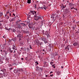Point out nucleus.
I'll return each instance as SVG.
<instances>
[{
	"label": "nucleus",
	"instance_id": "obj_50",
	"mask_svg": "<svg viewBox=\"0 0 79 79\" xmlns=\"http://www.w3.org/2000/svg\"><path fill=\"white\" fill-rule=\"evenodd\" d=\"M13 53H16V51H15V50H14V52H13Z\"/></svg>",
	"mask_w": 79,
	"mask_h": 79
},
{
	"label": "nucleus",
	"instance_id": "obj_53",
	"mask_svg": "<svg viewBox=\"0 0 79 79\" xmlns=\"http://www.w3.org/2000/svg\"><path fill=\"white\" fill-rule=\"evenodd\" d=\"M13 40V41H14V40L13 39H11V41Z\"/></svg>",
	"mask_w": 79,
	"mask_h": 79
},
{
	"label": "nucleus",
	"instance_id": "obj_20",
	"mask_svg": "<svg viewBox=\"0 0 79 79\" xmlns=\"http://www.w3.org/2000/svg\"><path fill=\"white\" fill-rule=\"evenodd\" d=\"M48 63H47V62L45 61L44 62V65H46V66H47V64Z\"/></svg>",
	"mask_w": 79,
	"mask_h": 79
},
{
	"label": "nucleus",
	"instance_id": "obj_38",
	"mask_svg": "<svg viewBox=\"0 0 79 79\" xmlns=\"http://www.w3.org/2000/svg\"><path fill=\"white\" fill-rule=\"evenodd\" d=\"M31 15H30V14L29 15V16L28 17V18H30V17L31 16Z\"/></svg>",
	"mask_w": 79,
	"mask_h": 79
},
{
	"label": "nucleus",
	"instance_id": "obj_62",
	"mask_svg": "<svg viewBox=\"0 0 79 79\" xmlns=\"http://www.w3.org/2000/svg\"><path fill=\"white\" fill-rule=\"evenodd\" d=\"M10 16L11 17V14L10 13Z\"/></svg>",
	"mask_w": 79,
	"mask_h": 79
},
{
	"label": "nucleus",
	"instance_id": "obj_39",
	"mask_svg": "<svg viewBox=\"0 0 79 79\" xmlns=\"http://www.w3.org/2000/svg\"><path fill=\"white\" fill-rule=\"evenodd\" d=\"M34 19H35V20H36V21H37V18L36 17H35Z\"/></svg>",
	"mask_w": 79,
	"mask_h": 79
},
{
	"label": "nucleus",
	"instance_id": "obj_24",
	"mask_svg": "<svg viewBox=\"0 0 79 79\" xmlns=\"http://www.w3.org/2000/svg\"><path fill=\"white\" fill-rule=\"evenodd\" d=\"M55 65V64H53V65H52V67H53L54 68H55L56 67Z\"/></svg>",
	"mask_w": 79,
	"mask_h": 79
},
{
	"label": "nucleus",
	"instance_id": "obj_10",
	"mask_svg": "<svg viewBox=\"0 0 79 79\" xmlns=\"http://www.w3.org/2000/svg\"><path fill=\"white\" fill-rule=\"evenodd\" d=\"M28 27L30 29H32V28L33 27L32 26V25L30 23H29L28 25Z\"/></svg>",
	"mask_w": 79,
	"mask_h": 79
},
{
	"label": "nucleus",
	"instance_id": "obj_8",
	"mask_svg": "<svg viewBox=\"0 0 79 79\" xmlns=\"http://www.w3.org/2000/svg\"><path fill=\"white\" fill-rule=\"evenodd\" d=\"M10 31L13 32H16V30L14 29V28H11Z\"/></svg>",
	"mask_w": 79,
	"mask_h": 79
},
{
	"label": "nucleus",
	"instance_id": "obj_42",
	"mask_svg": "<svg viewBox=\"0 0 79 79\" xmlns=\"http://www.w3.org/2000/svg\"><path fill=\"white\" fill-rule=\"evenodd\" d=\"M76 33H79V32L78 31H77L76 32Z\"/></svg>",
	"mask_w": 79,
	"mask_h": 79
},
{
	"label": "nucleus",
	"instance_id": "obj_59",
	"mask_svg": "<svg viewBox=\"0 0 79 79\" xmlns=\"http://www.w3.org/2000/svg\"><path fill=\"white\" fill-rule=\"evenodd\" d=\"M45 77H48V75H46Z\"/></svg>",
	"mask_w": 79,
	"mask_h": 79
},
{
	"label": "nucleus",
	"instance_id": "obj_6",
	"mask_svg": "<svg viewBox=\"0 0 79 79\" xmlns=\"http://www.w3.org/2000/svg\"><path fill=\"white\" fill-rule=\"evenodd\" d=\"M47 35L48 37H50V32L47 31Z\"/></svg>",
	"mask_w": 79,
	"mask_h": 79
},
{
	"label": "nucleus",
	"instance_id": "obj_17",
	"mask_svg": "<svg viewBox=\"0 0 79 79\" xmlns=\"http://www.w3.org/2000/svg\"><path fill=\"white\" fill-rule=\"evenodd\" d=\"M27 3L29 4L31 3V0H27Z\"/></svg>",
	"mask_w": 79,
	"mask_h": 79
},
{
	"label": "nucleus",
	"instance_id": "obj_27",
	"mask_svg": "<svg viewBox=\"0 0 79 79\" xmlns=\"http://www.w3.org/2000/svg\"><path fill=\"white\" fill-rule=\"evenodd\" d=\"M75 28H76V27H72V28L73 29V31H74V30H75Z\"/></svg>",
	"mask_w": 79,
	"mask_h": 79
},
{
	"label": "nucleus",
	"instance_id": "obj_33",
	"mask_svg": "<svg viewBox=\"0 0 79 79\" xmlns=\"http://www.w3.org/2000/svg\"><path fill=\"white\" fill-rule=\"evenodd\" d=\"M11 28H8V31H10V30L11 31Z\"/></svg>",
	"mask_w": 79,
	"mask_h": 79
},
{
	"label": "nucleus",
	"instance_id": "obj_21",
	"mask_svg": "<svg viewBox=\"0 0 79 79\" xmlns=\"http://www.w3.org/2000/svg\"><path fill=\"white\" fill-rule=\"evenodd\" d=\"M2 16H3V12H0V17H1Z\"/></svg>",
	"mask_w": 79,
	"mask_h": 79
},
{
	"label": "nucleus",
	"instance_id": "obj_12",
	"mask_svg": "<svg viewBox=\"0 0 79 79\" xmlns=\"http://www.w3.org/2000/svg\"><path fill=\"white\" fill-rule=\"evenodd\" d=\"M14 73H18L19 72V70L18 69H16L14 70Z\"/></svg>",
	"mask_w": 79,
	"mask_h": 79
},
{
	"label": "nucleus",
	"instance_id": "obj_64",
	"mask_svg": "<svg viewBox=\"0 0 79 79\" xmlns=\"http://www.w3.org/2000/svg\"><path fill=\"white\" fill-rule=\"evenodd\" d=\"M13 15H14L15 16V14H13Z\"/></svg>",
	"mask_w": 79,
	"mask_h": 79
},
{
	"label": "nucleus",
	"instance_id": "obj_51",
	"mask_svg": "<svg viewBox=\"0 0 79 79\" xmlns=\"http://www.w3.org/2000/svg\"><path fill=\"white\" fill-rule=\"evenodd\" d=\"M40 8H41V7H38V9H40Z\"/></svg>",
	"mask_w": 79,
	"mask_h": 79
},
{
	"label": "nucleus",
	"instance_id": "obj_31",
	"mask_svg": "<svg viewBox=\"0 0 79 79\" xmlns=\"http://www.w3.org/2000/svg\"><path fill=\"white\" fill-rule=\"evenodd\" d=\"M27 52H30V50L29 49V48H27Z\"/></svg>",
	"mask_w": 79,
	"mask_h": 79
},
{
	"label": "nucleus",
	"instance_id": "obj_2",
	"mask_svg": "<svg viewBox=\"0 0 79 79\" xmlns=\"http://www.w3.org/2000/svg\"><path fill=\"white\" fill-rule=\"evenodd\" d=\"M34 17L35 18H36V21L37 20H39V19H42V17L40 16H39L37 15H34Z\"/></svg>",
	"mask_w": 79,
	"mask_h": 79
},
{
	"label": "nucleus",
	"instance_id": "obj_7",
	"mask_svg": "<svg viewBox=\"0 0 79 79\" xmlns=\"http://www.w3.org/2000/svg\"><path fill=\"white\" fill-rule=\"evenodd\" d=\"M71 47V46H67V47H66L65 48V50H66V49H67L68 50H69V48Z\"/></svg>",
	"mask_w": 79,
	"mask_h": 79
},
{
	"label": "nucleus",
	"instance_id": "obj_18",
	"mask_svg": "<svg viewBox=\"0 0 79 79\" xmlns=\"http://www.w3.org/2000/svg\"><path fill=\"white\" fill-rule=\"evenodd\" d=\"M39 70L40 71V72H42V71L43 70V69H42V68H40L39 69Z\"/></svg>",
	"mask_w": 79,
	"mask_h": 79
},
{
	"label": "nucleus",
	"instance_id": "obj_54",
	"mask_svg": "<svg viewBox=\"0 0 79 79\" xmlns=\"http://www.w3.org/2000/svg\"><path fill=\"white\" fill-rule=\"evenodd\" d=\"M43 52H45V49H43Z\"/></svg>",
	"mask_w": 79,
	"mask_h": 79
},
{
	"label": "nucleus",
	"instance_id": "obj_37",
	"mask_svg": "<svg viewBox=\"0 0 79 79\" xmlns=\"http://www.w3.org/2000/svg\"><path fill=\"white\" fill-rule=\"evenodd\" d=\"M43 25V23H41V25L40 26V27H42V26Z\"/></svg>",
	"mask_w": 79,
	"mask_h": 79
},
{
	"label": "nucleus",
	"instance_id": "obj_28",
	"mask_svg": "<svg viewBox=\"0 0 79 79\" xmlns=\"http://www.w3.org/2000/svg\"><path fill=\"white\" fill-rule=\"evenodd\" d=\"M62 8H63V9H64V8H65V7L63 5V6H62Z\"/></svg>",
	"mask_w": 79,
	"mask_h": 79
},
{
	"label": "nucleus",
	"instance_id": "obj_9",
	"mask_svg": "<svg viewBox=\"0 0 79 79\" xmlns=\"http://www.w3.org/2000/svg\"><path fill=\"white\" fill-rule=\"evenodd\" d=\"M78 43L75 42L73 44V45L74 46H77V45H78Z\"/></svg>",
	"mask_w": 79,
	"mask_h": 79
},
{
	"label": "nucleus",
	"instance_id": "obj_3",
	"mask_svg": "<svg viewBox=\"0 0 79 79\" xmlns=\"http://www.w3.org/2000/svg\"><path fill=\"white\" fill-rule=\"evenodd\" d=\"M12 49L13 50H17V47H16V45L15 44H13L12 45Z\"/></svg>",
	"mask_w": 79,
	"mask_h": 79
},
{
	"label": "nucleus",
	"instance_id": "obj_57",
	"mask_svg": "<svg viewBox=\"0 0 79 79\" xmlns=\"http://www.w3.org/2000/svg\"><path fill=\"white\" fill-rule=\"evenodd\" d=\"M73 8H74V7H72L71 8V10H72V9H73Z\"/></svg>",
	"mask_w": 79,
	"mask_h": 79
},
{
	"label": "nucleus",
	"instance_id": "obj_52",
	"mask_svg": "<svg viewBox=\"0 0 79 79\" xmlns=\"http://www.w3.org/2000/svg\"><path fill=\"white\" fill-rule=\"evenodd\" d=\"M52 73H53V72H51L50 73V74H52Z\"/></svg>",
	"mask_w": 79,
	"mask_h": 79
},
{
	"label": "nucleus",
	"instance_id": "obj_1",
	"mask_svg": "<svg viewBox=\"0 0 79 79\" xmlns=\"http://www.w3.org/2000/svg\"><path fill=\"white\" fill-rule=\"evenodd\" d=\"M37 12L35 11L34 10H30V13L29 12V14H30V15H34L35 14V15H36Z\"/></svg>",
	"mask_w": 79,
	"mask_h": 79
},
{
	"label": "nucleus",
	"instance_id": "obj_60",
	"mask_svg": "<svg viewBox=\"0 0 79 79\" xmlns=\"http://www.w3.org/2000/svg\"><path fill=\"white\" fill-rule=\"evenodd\" d=\"M28 23H29V22H27V24H28Z\"/></svg>",
	"mask_w": 79,
	"mask_h": 79
},
{
	"label": "nucleus",
	"instance_id": "obj_13",
	"mask_svg": "<svg viewBox=\"0 0 79 79\" xmlns=\"http://www.w3.org/2000/svg\"><path fill=\"white\" fill-rule=\"evenodd\" d=\"M42 40L43 41H46V39L45 38V37L44 38V37H43L42 38Z\"/></svg>",
	"mask_w": 79,
	"mask_h": 79
},
{
	"label": "nucleus",
	"instance_id": "obj_46",
	"mask_svg": "<svg viewBox=\"0 0 79 79\" xmlns=\"http://www.w3.org/2000/svg\"><path fill=\"white\" fill-rule=\"evenodd\" d=\"M10 70H11V69H13V68H10Z\"/></svg>",
	"mask_w": 79,
	"mask_h": 79
},
{
	"label": "nucleus",
	"instance_id": "obj_14",
	"mask_svg": "<svg viewBox=\"0 0 79 79\" xmlns=\"http://www.w3.org/2000/svg\"><path fill=\"white\" fill-rule=\"evenodd\" d=\"M6 19H9V18H10V16H9V15H7V14H6Z\"/></svg>",
	"mask_w": 79,
	"mask_h": 79
},
{
	"label": "nucleus",
	"instance_id": "obj_41",
	"mask_svg": "<svg viewBox=\"0 0 79 79\" xmlns=\"http://www.w3.org/2000/svg\"><path fill=\"white\" fill-rule=\"evenodd\" d=\"M9 13H10V12H9V11H8L7 12L6 15H7V14H9Z\"/></svg>",
	"mask_w": 79,
	"mask_h": 79
},
{
	"label": "nucleus",
	"instance_id": "obj_34",
	"mask_svg": "<svg viewBox=\"0 0 79 79\" xmlns=\"http://www.w3.org/2000/svg\"><path fill=\"white\" fill-rule=\"evenodd\" d=\"M3 74L4 75V76H5V77H6V76H7V75L6 74L5 75V73H3Z\"/></svg>",
	"mask_w": 79,
	"mask_h": 79
},
{
	"label": "nucleus",
	"instance_id": "obj_36",
	"mask_svg": "<svg viewBox=\"0 0 79 79\" xmlns=\"http://www.w3.org/2000/svg\"><path fill=\"white\" fill-rule=\"evenodd\" d=\"M12 52H13V50H10V53H12Z\"/></svg>",
	"mask_w": 79,
	"mask_h": 79
},
{
	"label": "nucleus",
	"instance_id": "obj_30",
	"mask_svg": "<svg viewBox=\"0 0 79 79\" xmlns=\"http://www.w3.org/2000/svg\"><path fill=\"white\" fill-rule=\"evenodd\" d=\"M50 64H51V65H52V64H53V62H50Z\"/></svg>",
	"mask_w": 79,
	"mask_h": 79
},
{
	"label": "nucleus",
	"instance_id": "obj_19",
	"mask_svg": "<svg viewBox=\"0 0 79 79\" xmlns=\"http://www.w3.org/2000/svg\"><path fill=\"white\" fill-rule=\"evenodd\" d=\"M39 67L38 66H36V70L37 71H39Z\"/></svg>",
	"mask_w": 79,
	"mask_h": 79
},
{
	"label": "nucleus",
	"instance_id": "obj_47",
	"mask_svg": "<svg viewBox=\"0 0 79 79\" xmlns=\"http://www.w3.org/2000/svg\"><path fill=\"white\" fill-rule=\"evenodd\" d=\"M39 3V1H36V3Z\"/></svg>",
	"mask_w": 79,
	"mask_h": 79
},
{
	"label": "nucleus",
	"instance_id": "obj_29",
	"mask_svg": "<svg viewBox=\"0 0 79 79\" xmlns=\"http://www.w3.org/2000/svg\"><path fill=\"white\" fill-rule=\"evenodd\" d=\"M14 19H10V21L11 22V21H13V20H14Z\"/></svg>",
	"mask_w": 79,
	"mask_h": 79
},
{
	"label": "nucleus",
	"instance_id": "obj_22",
	"mask_svg": "<svg viewBox=\"0 0 79 79\" xmlns=\"http://www.w3.org/2000/svg\"><path fill=\"white\" fill-rule=\"evenodd\" d=\"M37 44H38V45L39 46L41 45V43H40V42H38L37 43Z\"/></svg>",
	"mask_w": 79,
	"mask_h": 79
},
{
	"label": "nucleus",
	"instance_id": "obj_4",
	"mask_svg": "<svg viewBox=\"0 0 79 79\" xmlns=\"http://www.w3.org/2000/svg\"><path fill=\"white\" fill-rule=\"evenodd\" d=\"M23 33H24V34H28V33H29V31H27V29H26V30H23Z\"/></svg>",
	"mask_w": 79,
	"mask_h": 79
},
{
	"label": "nucleus",
	"instance_id": "obj_63",
	"mask_svg": "<svg viewBox=\"0 0 79 79\" xmlns=\"http://www.w3.org/2000/svg\"><path fill=\"white\" fill-rule=\"evenodd\" d=\"M0 26H2V24H1V23H0Z\"/></svg>",
	"mask_w": 79,
	"mask_h": 79
},
{
	"label": "nucleus",
	"instance_id": "obj_23",
	"mask_svg": "<svg viewBox=\"0 0 79 79\" xmlns=\"http://www.w3.org/2000/svg\"><path fill=\"white\" fill-rule=\"evenodd\" d=\"M35 8H37V4H35Z\"/></svg>",
	"mask_w": 79,
	"mask_h": 79
},
{
	"label": "nucleus",
	"instance_id": "obj_26",
	"mask_svg": "<svg viewBox=\"0 0 79 79\" xmlns=\"http://www.w3.org/2000/svg\"><path fill=\"white\" fill-rule=\"evenodd\" d=\"M47 6L43 7V8L45 10L47 9Z\"/></svg>",
	"mask_w": 79,
	"mask_h": 79
},
{
	"label": "nucleus",
	"instance_id": "obj_58",
	"mask_svg": "<svg viewBox=\"0 0 79 79\" xmlns=\"http://www.w3.org/2000/svg\"><path fill=\"white\" fill-rule=\"evenodd\" d=\"M21 60H23V58H22V59H21Z\"/></svg>",
	"mask_w": 79,
	"mask_h": 79
},
{
	"label": "nucleus",
	"instance_id": "obj_55",
	"mask_svg": "<svg viewBox=\"0 0 79 79\" xmlns=\"http://www.w3.org/2000/svg\"><path fill=\"white\" fill-rule=\"evenodd\" d=\"M14 56H16V54H15L14 55Z\"/></svg>",
	"mask_w": 79,
	"mask_h": 79
},
{
	"label": "nucleus",
	"instance_id": "obj_5",
	"mask_svg": "<svg viewBox=\"0 0 79 79\" xmlns=\"http://www.w3.org/2000/svg\"><path fill=\"white\" fill-rule=\"evenodd\" d=\"M21 27V26L20 25V24H17L16 25V28L20 29Z\"/></svg>",
	"mask_w": 79,
	"mask_h": 79
},
{
	"label": "nucleus",
	"instance_id": "obj_35",
	"mask_svg": "<svg viewBox=\"0 0 79 79\" xmlns=\"http://www.w3.org/2000/svg\"><path fill=\"white\" fill-rule=\"evenodd\" d=\"M20 21H21V20L19 19L17 20V22H19Z\"/></svg>",
	"mask_w": 79,
	"mask_h": 79
},
{
	"label": "nucleus",
	"instance_id": "obj_56",
	"mask_svg": "<svg viewBox=\"0 0 79 79\" xmlns=\"http://www.w3.org/2000/svg\"><path fill=\"white\" fill-rule=\"evenodd\" d=\"M73 8H74V7H72L71 8V10H72V9H73Z\"/></svg>",
	"mask_w": 79,
	"mask_h": 79
},
{
	"label": "nucleus",
	"instance_id": "obj_40",
	"mask_svg": "<svg viewBox=\"0 0 79 79\" xmlns=\"http://www.w3.org/2000/svg\"><path fill=\"white\" fill-rule=\"evenodd\" d=\"M52 18H55V16L54 15H53L52 16Z\"/></svg>",
	"mask_w": 79,
	"mask_h": 79
},
{
	"label": "nucleus",
	"instance_id": "obj_48",
	"mask_svg": "<svg viewBox=\"0 0 79 79\" xmlns=\"http://www.w3.org/2000/svg\"><path fill=\"white\" fill-rule=\"evenodd\" d=\"M30 49H32V48H31V45H30Z\"/></svg>",
	"mask_w": 79,
	"mask_h": 79
},
{
	"label": "nucleus",
	"instance_id": "obj_11",
	"mask_svg": "<svg viewBox=\"0 0 79 79\" xmlns=\"http://www.w3.org/2000/svg\"><path fill=\"white\" fill-rule=\"evenodd\" d=\"M17 37H19V38L21 39V37H23V36H22V35H21L19 34L17 35Z\"/></svg>",
	"mask_w": 79,
	"mask_h": 79
},
{
	"label": "nucleus",
	"instance_id": "obj_44",
	"mask_svg": "<svg viewBox=\"0 0 79 79\" xmlns=\"http://www.w3.org/2000/svg\"><path fill=\"white\" fill-rule=\"evenodd\" d=\"M53 76V74H52V75H50V76L51 77H52V76Z\"/></svg>",
	"mask_w": 79,
	"mask_h": 79
},
{
	"label": "nucleus",
	"instance_id": "obj_15",
	"mask_svg": "<svg viewBox=\"0 0 79 79\" xmlns=\"http://www.w3.org/2000/svg\"><path fill=\"white\" fill-rule=\"evenodd\" d=\"M21 24L23 25V27H25V26H27V25L26 24L24 23H21Z\"/></svg>",
	"mask_w": 79,
	"mask_h": 79
},
{
	"label": "nucleus",
	"instance_id": "obj_45",
	"mask_svg": "<svg viewBox=\"0 0 79 79\" xmlns=\"http://www.w3.org/2000/svg\"><path fill=\"white\" fill-rule=\"evenodd\" d=\"M5 29L6 30H7V31H8V28H5Z\"/></svg>",
	"mask_w": 79,
	"mask_h": 79
},
{
	"label": "nucleus",
	"instance_id": "obj_32",
	"mask_svg": "<svg viewBox=\"0 0 79 79\" xmlns=\"http://www.w3.org/2000/svg\"><path fill=\"white\" fill-rule=\"evenodd\" d=\"M35 63L36 64H39V63L37 61L35 62Z\"/></svg>",
	"mask_w": 79,
	"mask_h": 79
},
{
	"label": "nucleus",
	"instance_id": "obj_16",
	"mask_svg": "<svg viewBox=\"0 0 79 79\" xmlns=\"http://www.w3.org/2000/svg\"><path fill=\"white\" fill-rule=\"evenodd\" d=\"M69 6H71H71H74V5L73 4L71 3H70L69 4Z\"/></svg>",
	"mask_w": 79,
	"mask_h": 79
},
{
	"label": "nucleus",
	"instance_id": "obj_49",
	"mask_svg": "<svg viewBox=\"0 0 79 79\" xmlns=\"http://www.w3.org/2000/svg\"><path fill=\"white\" fill-rule=\"evenodd\" d=\"M11 42V40H9V42Z\"/></svg>",
	"mask_w": 79,
	"mask_h": 79
},
{
	"label": "nucleus",
	"instance_id": "obj_61",
	"mask_svg": "<svg viewBox=\"0 0 79 79\" xmlns=\"http://www.w3.org/2000/svg\"><path fill=\"white\" fill-rule=\"evenodd\" d=\"M61 68H62V69L63 68V66H61Z\"/></svg>",
	"mask_w": 79,
	"mask_h": 79
},
{
	"label": "nucleus",
	"instance_id": "obj_25",
	"mask_svg": "<svg viewBox=\"0 0 79 79\" xmlns=\"http://www.w3.org/2000/svg\"><path fill=\"white\" fill-rule=\"evenodd\" d=\"M5 69H2L1 70V71H2V72H3V73H4V71H5Z\"/></svg>",
	"mask_w": 79,
	"mask_h": 79
},
{
	"label": "nucleus",
	"instance_id": "obj_43",
	"mask_svg": "<svg viewBox=\"0 0 79 79\" xmlns=\"http://www.w3.org/2000/svg\"><path fill=\"white\" fill-rule=\"evenodd\" d=\"M40 9H44V7H41Z\"/></svg>",
	"mask_w": 79,
	"mask_h": 79
}]
</instances>
